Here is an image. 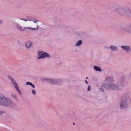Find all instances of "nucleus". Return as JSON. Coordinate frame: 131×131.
<instances>
[{
	"instance_id": "f257e3e1",
	"label": "nucleus",
	"mask_w": 131,
	"mask_h": 131,
	"mask_svg": "<svg viewBox=\"0 0 131 131\" xmlns=\"http://www.w3.org/2000/svg\"><path fill=\"white\" fill-rule=\"evenodd\" d=\"M109 8L114 11L122 16H124L127 17H131V9L128 8L114 7L111 4H109Z\"/></svg>"
},
{
	"instance_id": "f03ea898",
	"label": "nucleus",
	"mask_w": 131,
	"mask_h": 131,
	"mask_svg": "<svg viewBox=\"0 0 131 131\" xmlns=\"http://www.w3.org/2000/svg\"><path fill=\"white\" fill-rule=\"evenodd\" d=\"M101 88H99L100 91L102 92H104V89H105L109 91L116 90L118 89V86L112 83H104L101 86Z\"/></svg>"
},
{
	"instance_id": "7ed1b4c3",
	"label": "nucleus",
	"mask_w": 131,
	"mask_h": 131,
	"mask_svg": "<svg viewBox=\"0 0 131 131\" xmlns=\"http://www.w3.org/2000/svg\"><path fill=\"white\" fill-rule=\"evenodd\" d=\"M38 52L39 55L37 59L38 60L45 59L46 58L50 57H51L49 53L46 52L40 51Z\"/></svg>"
},
{
	"instance_id": "20e7f679",
	"label": "nucleus",
	"mask_w": 131,
	"mask_h": 131,
	"mask_svg": "<svg viewBox=\"0 0 131 131\" xmlns=\"http://www.w3.org/2000/svg\"><path fill=\"white\" fill-rule=\"evenodd\" d=\"M9 99L6 97L2 94H0V105L5 106Z\"/></svg>"
},
{
	"instance_id": "39448f33",
	"label": "nucleus",
	"mask_w": 131,
	"mask_h": 131,
	"mask_svg": "<svg viewBox=\"0 0 131 131\" xmlns=\"http://www.w3.org/2000/svg\"><path fill=\"white\" fill-rule=\"evenodd\" d=\"M56 79H48L44 78L43 81L46 82L52 85H56Z\"/></svg>"
},
{
	"instance_id": "423d86ee",
	"label": "nucleus",
	"mask_w": 131,
	"mask_h": 131,
	"mask_svg": "<svg viewBox=\"0 0 131 131\" xmlns=\"http://www.w3.org/2000/svg\"><path fill=\"white\" fill-rule=\"evenodd\" d=\"M120 109L121 110L127 109L128 107V104L127 101L125 100L122 101L120 104Z\"/></svg>"
},
{
	"instance_id": "0eeeda50",
	"label": "nucleus",
	"mask_w": 131,
	"mask_h": 131,
	"mask_svg": "<svg viewBox=\"0 0 131 131\" xmlns=\"http://www.w3.org/2000/svg\"><path fill=\"white\" fill-rule=\"evenodd\" d=\"M7 104L5 106L11 108H13L15 106V104L14 102L9 99L7 102Z\"/></svg>"
},
{
	"instance_id": "6e6552de",
	"label": "nucleus",
	"mask_w": 131,
	"mask_h": 131,
	"mask_svg": "<svg viewBox=\"0 0 131 131\" xmlns=\"http://www.w3.org/2000/svg\"><path fill=\"white\" fill-rule=\"evenodd\" d=\"M16 27L18 30L21 31H24L25 30H28V27H22L19 24H16Z\"/></svg>"
},
{
	"instance_id": "1a4fd4ad",
	"label": "nucleus",
	"mask_w": 131,
	"mask_h": 131,
	"mask_svg": "<svg viewBox=\"0 0 131 131\" xmlns=\"http://www.w3.org/2000/svg\"><path fill=\"white\" fill-rule=\"evenodd\" d=\"M124 77L122 76L118 82V85L115 84V85H117L118 86V89L117 90L119 89V87L120 86H123V84L124 83Z\"/></svg>"
},
{
	"instance_id": "9d476101",
	"label": "nucleus",
	"mask_w": 131,
	"mask_h": 131,
	"mask_svg": "<svg viewBox=\"0 0 131 131\" xmlns=\"http://www.w3.org/2000/svg\"><path fill=\"white\" fill-rule=\"evenodd\" d=\"M121 48L123 50L125 51L126 52L131 51L130 47L129 46L123 45L121 46Z\"/></svg>"
},
{
	"instance_id": "9b49d317",
	"label": "nucleus",
	"mask_w": 131,
	"mask_h": 131,
	"mask_svg": "<svg viewBox=\"0 0 131 131\" xmlns=\"http://www.w3.org/2000/svg\"><path fill=\"white\" fill-rule=\"evenodd\" d=\"M63 83V81L60 79H57L56 85H62Z\"/></svg>"
},
{
	"instance_id": "f8f14e48",
	"label": "nucleus",
	"mask_w": 131,
	"mask_h": 131,
	"mask_svg": "<svg viewBox=\"0 0 131 131\" xmlns=\"http://www.w3.org/2000/svg\"><path fill=\"white\" fill-rule=\"evenodd\" d=\"M32 45V43H31V41H28L26 42L25 44V45L26 46V47L28 48L29 49L31 47V45Z\"/></svg>"
},
{
	"instance_id": "ddd939ff",
	"label": "nucleus",
	"mask_w": 131,
	"mask_h": 131,
	"mask_svg": "<svg viewBox=\"0 0 131 131\" xmlns=\"http://www.w3.org/2000/svg\"><path fill=\"white\" fill-rule=\"evenodd\" d=\"M94 69L96 71L99 72H101L102 69L101 68L97 66H94L93 67Z\"/></svg>"
},
{
	"instance_id": "4468645a",
	"label": "nucleus",
	"mask_w": 131,
	"mask_h": 131,
	"mask_svg": "<svg viewBox=\"0 0 131 131\" xmlns=\"http://www.w3.org/2000/svg\"><path fill=\"white\" fill-rule=\"evenodd\" d=\"M110 48L113 51L117 50H118L117 47L115 46H111L110 47Z\"/></svg>"
},
{
	"instance_id": "2eb2a0df",
	"label": "nucleus",
	"mask_w": 131,
	"mask_h": 131,
	"mask_svg": "<svg viewBox=\"0 0 131 131\" xmlns=\"http://www.w3.org/2000/svg\"><path fill=\"white\" fill-rule=\"evenodd\" d=\"M82 43V41L81 40H79L75 43V46L76 47H78L80 46Z\"/></svg>"
},
{
	"instance_id": "dca6fc26",
	"label": "nucleus",
	"mask_w": 131,
	"mask_h": 131,
	"mask_svg": "<svg viewBox=\"0 0 131 131\" xmlns=\"http://www.w3.org/2000/svg\"><path fill=\"white\" fill-rule=\"evenodd\" d=\"M7 77L10 80L12 83L15 81V80L10 75H7Z\"/></svg>"
},
{
	"instance_id": "f3484780",
	"label": "nucleus",
	"mask_w": 131,
	"mask_h": 131,
	"mask_svg": "<svg viewBox=\"0 0 131 131\" xmlns=\"http://www.w3.org/2000/svg\"><path fill=\"white\" fill-rule=\"evenodd\" d=\"M27 21H33L34 19H35V18L34 17H30L29 16H27L26 17Z\"/></svg>"
},
{
	"instance_id": "a211bd4d",
	"label": "nucleus",
	"mask_w": 131,
	"mask_h": 131,
	"mask_svg": "<svg viewBox=\"0 0 131 131\" xmlns=\"http://www.w3.org/2000/svg\"><path fill=\"white\" fill-rule=\"evenodd\" d=\"M106 80L109 82H111L113 81V79L110 77H107L106 79Z\"/></svg>"
},
{
	"instance_id": "6ab92c4d",
	"label": "nucleus",
	"mask_w": 131,
	"mask_h": 131,
	"mask_svg": "<svg viewBox=\"0 0 131 131\" xmlns=\"http://www.w3.org/2000/svg\"><path fill=\"white\" fill-rule=\"evenodd\" d=\"M12 83L13 84V85L14 86L15 88V89H17V88H18V86L15 81V82H13V83Z\"/></svg>"
},
{
	"instance_id": "aec40b11",
	"label": "nucleus",
	"mask_w": 131,
	"mask_h": 131,
	"mask_svg": "<svg viewBox=\"0 0 131 131\" xmlns=\"http://www.w3.org/2000/svg\"><path fill=\"white\" fill-rule=\"evenodd\" d=\"M11 96L13 98H14L16 100H17V96L16 95L13 94H11Z\"/></svg>"
},
{
	"instance_id": "412c9836",
	"label": "nucleus",
	"mask_w": 131,
	"mask_h": 131,
	"mask_svg": "<svg viewBox=\"0 0 131 131\" xmlns=\"http://www.w3.org/2000/svg\"><path fill=\"white\" fill-rule=\"evenodd\" d=\"M16 90L18 92V93L20 95H22L21 93L20 90L19 88H17V89H16Z\"/></svg>"
},
{
	"instance_id": "4be33fe9",
	"label": "nucleus",
	"mask_w": 131,
	"mask_h": 131,
	"mask_svg": "<svg viewBox=\"0 0 131 131\" xmlns=\"http://www.w3.org/2000/svg\"><path fill=\"white\" fill-rule=\"evenodd\" d=\"M28 29H31L32 30H36L38 29V28H31V27H28Z\"/></svg>"
},
{
	"instance_id": "5701e85b",
	"label": "nucleus",
	"mask_w": 131,
	"mask_h": 131,
	"mask_svg": "<svg viewBox=\"0 0 131 131\" xmlns=\"http://www.w3.org/2000/svg\"><path fill=\"white\" fill-rule=\"evenodd\" d=\"M5 113V112L4 111H0V115H2Z\"/></svg>"
},
{
	"instance_id": "b1692460",
	"label": "nucleus",
	"mask_w": 131,
	"mask_h": 131,
	"mask_svg": "<svg viewBox=\"0 0 131 131\" xmlns=\"http://www.w3.org/2000/svg\"><path fill=\"white\" fill-rule=\"evenodd\" d=\"M32 94L34 95L35 94H36V91L34 89H33L32 90Z\"/></svg>"
},
{
	"instance_id": "393cba45",
	"label": "nucleus",
	"mask_w": 131,
	"mask_h": 131,
	"mask_svg": "<svg viewBox=\"0 0 131 131\" xmlns=\"http://www.w3.org/2000/svg\"><path fill=\"white\" fill-rule=\"evenodd\" d=\"M31 83H32L31 82H26V84L27 85H29L30 86Z\"/></svg>"
},
{
	"instance_id": "a878e982",
	"label": "nucleus",
	"mask_w": 131,
	"mask_h": 131,
	"mask_svg": "<svg viewBox=\"0 0 131 131\" xmlns=\"http://www.w3.org/2000/svg\"><path fill=\"white\" fill-rule=\"evenodd\" d=\"M51 28L55 29L56 27L55 25H51L50 26Z\"/></svg>"
},
{
	"instance_id": "bb28decb",
	"label": "nucleus",
	"mask_w": 131,
	"mask_h": 131,
	"mask_svg": "<svg viewBox=\"0 0 131 131\" xmlns=\"http://www.w3.org/2000/svg\"><path fill=\"white\" fill-rule=\"evenodd\" d=\"M91 86L90 85H89L88 86V88L87 90L88 91H90L91 90Z\"/></svg>"
},
{
	"instance_id": "cd10ccee",
	"label": "nucleus",
	"mask_w": 131,
	"mask_h": 131,
	"mask_svg": "<svg viewBox=\"0 0 131 131\" xmlns=\"http://www.w3.org/2000/svg\"><path fill=\"white\" fill-rule=\"evenodd\" d=\"M30 86L32 87L33 88H35V86L34 84H33L31 83Z\"/></svg>"
},
{
	"instance_id": "c85d7f7f",
	"label": "nucleus",
	"mask_w": 131,
	"mask_h": 131,
	"mask_svg": "<svg viewBox=\"0 0 131 131\" xmlns=\"http://www.w3.org/2000/svg\"><path fill=\"white\" fill-rule=\"evenodd\" d=\"M34 20H34V22L35 23H36L37 22H38V21L35 18V19H34Z\"/></svg>"
},
{
	"instance_id": "c756f323",
	"label": "nucleus",
	"mask_w": 131,
	"mask_h": 131,
	"mask_svg": "<svg viewBox=\"0 0 131 131\" xmlns=\"http://www.w3.org/2000/svg\"><path fill=\"white\" fill-rule=\"evenodd\" d=\"M20 19L21 20H24L25 21H27V19H24L23 18H20Z\"/></svg>"
},
{
	"instance_id": "7c9ffc66",
	"label": "nucleus",
	"mask_w": 131,
	"mask_h": 131,
	"mask_svg": "<svg viewBox=\"0 0 131 131\" xmlns=\"http://www.w3.org/2000/svg\"><path fill=\"white\" fill-rule=\"evenodd\" d=\"M85 81L86 84H88V82L86 80H85Z\"/></svg>"
},
{
	"instance_id": "2f4dec72",
	"label": "nucleus",
	"mask_w": 131,
	"mask_h": 131,
	"mask_svg": "<svg viewBox=\"0 0 131 131\" xmlns=\"http://www.w3.org/2000/svg\"><path fill=\"white\" fill-rule=\"evenodd\" d=\"M2 21H1L0 20V24H2Z\"/></svg>"
},
{
	"instance_id": "473e14b6",
	"label": "nucleus",
	"mask_w": 131,
	"mask_h": 131,
	"mask_svg": "<svg viewBox=\"0 0 131 131\" xmlns=\"http://www.w3.org/2000/svg\"><path fill=\"white\" fill-rule=\"evenodd\" d=\"M73 125H75V123L74 122H73Z\"/></svg>"
},
{
	"instance_id": "72a5a7b5",
	"label": "nucleus",
	"mask_w": 131,
	"mask_h": 131,
	"mask_svg": "<svg viewBox=\"0 0 131 131\" xmlns=\"http://www.w3.org/2000/svg\"><path fill=\"white\" fill-rule=\"evenodd\" d=\"M86 79H88V77H86Z\"/></svg>"
},
{
	"instance_id": "f704fd0d",
	"label": "nucleus",
	"mask_w": 131,
	"mask_h": 131,
	"mask_svg": "<svg viewBox=\"0 0 131 131\" xmlns=\"http://www.w3.org/2000/svg\"><path fill=\"white\" fill-rule=\"evenodd\" d=\"M37 27H38V26H37Z\"/></svg>"
},
{
	"instance_id": "c9c22d12",
	"label": "nucleus",
	"mask_w": 131,
	"mask_h": 131,
	"mask_svg": "<svg viewBox=\"0 0 131 131\" xmlns=\"http://www.w3.org/2000/svg\"><path fill=\"white\" fill-rule=\"evenodd\" d=\"M108 48V49H109L108 48Z\"/></svg>"
}]
</instances>
